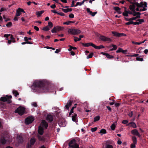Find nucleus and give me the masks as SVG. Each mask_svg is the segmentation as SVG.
Wrapping results in <instances>:
<instances>
[{
    "label": "nucleus",
    "instance_id": "64",
    "mask_svg": "<svg viewBox=\"0 0 148 148\" xmlns=\"http://www.w3.org/2000/svg\"><path fill=\"white\" fill-rule=\"evenodd\" d=\"M34 29H35L37 31H38L39 30V28L36 26H34Z\"/></svg>",
    "mask_w": 148,
    "mask_h": 148
},
{
    "label": "nucleus",
    "instance_id": "48",
    "mask_svg": "<svg viewBox=\"0 0 148 148\" xmlns=\"http://www.w3.org/2000/svg\"><path fill=\"white\" fill-rule=\"evenodd\" d=\"M80 40V38H77V37H74V41L75 42Z\"/></svg>",
    "mask_w": 148,
    "mask_h": 148
},
{
    "label": "nucleus",
    "instance_id": "51",
    "mask_svg": "<svg viewBox=\"0 0 148 148\" xmlns=\"http://www.w3.org/2000/svg\"><path fill=\"white\" fill-rule=\"evenodd\" d=\"M97 129V128L96 127H95L94 128H92L91 129V131L92 132H94Z\"/></svg>",
    "mask_w": 148,
    "mask_h": 148
},
{
    "label": "nucleus",
    "instance_id": "3",
    "mask_svg": "<svg viewBox=\"0 0 148 148\" xmlns=\"http://www.w3.org/2000/svg\"><path fill=\"white\" fill-rule=\"evenodd\" d=\"M25 108L24 107L20 106L16 109L15 111V112L22 115L25 113Z\"/></svg>",
    "mask_w": 148,
    "mask_h": 148
},
{
    "label": "nucleus",
    "instance_id": "60",
    "mask_svg": "<svg viewBox=\"0 0 148 148\" xmlns=\"http://www.w3.org/2000/svg\"><path fill=\"white\" fill-rule=\"evenodd\" d=\"M117 143L119 145H121L122 143L120 139H119L117 141Z\"/></svg>",
    "mask_w": 148,
    "mask_h": 148
},
{
    "label": "nucleus",
    "instance_id": "43",
    "mask_svg": "<svg viewBox=\"0 0 148 148\" xmlns=\"http://www.w3.org/2000/svg\"><path fill=\"white\" fill-rule=\"evenodd\" d=\"M48 26L49 27V28H51L53 27V25L52 23L51 22H49L48 23Z\"/></svg>",
    "mask_w": 148,
    "mask_h": 148
},
{
    "label": "nucleus",
    "instance_id": "15",
    "mask_svg": "<svg viewBox=\"0 0 148 148\" xmlns=\"http://www.w3.org/2000/svg\"><path fill=\"white\" fill-rule=\"evenodd\" d=\"M36 141V139L34 138H32L30 140V147L33 145Z\"/></svg>",
    "mask_w": 148,
    "mask_h": 148
},
{
    "label": "nucleus",
    "instance_id": "55",
    "mask_svg": "<svg viewBox=\"0 0 148 148\" xmlns=\"http://www.w3.org/2000/svg\"><path fill=\"white\" fill-rule=\"evenodd\" d=\"M128 122V121L127 120H124L122 121V123L123 124H127Z\"/></svg>",
    "mask_w": 148,
    "mask_h": 148
},
{
    "label": "nucleus",
    "instance_id": "39",
    "mask_svg": "<svg viewBox=\"0 0 148 148\" xmlns=\"http://www.w3.org/2000/svg\"><path fill=\"white\" fill-rule=\"evenodd\" d=\"M105 41H107L108 43H109L112 41V40L110 38L106 37Z\"/></svg>",
    "mask_w": 148,
    "mask_h": 148
},
{
    "label": "nucleus",
    "instance_id": "50",
    "mask_svg": "<svg viewBox=\"0 0 148 148\" xmlns=\"http://www.w3.org/2000/svg\"><path fill=\"white\" fill-rule=\"evenodd\" d=\"M32 105L34 107H36L37 106V103L36 102H32Z\"/></svg>",
    "mask_w": 148,
    "mask_h": 148
},
{
    "label": "nucleus",
    "instance_id": "56",
    "mask_svg": "<svg viewBox=\"0 0 148 148\" xmlns=\"http://www.w3.org/2000/svg\"><path fill=\"white\" fill-rule=\"evenodd\" d=\"M69 16L70 18H73L74 17V15L73 14L71 13L69 15Z\"/></svg>",
    "mask_w": 148,
    "mask_h": 148
},
{
    "label": "nucleus",
    "instance_id": "21",
    "mask_svg": "<svg viewBox=\"0 0 148 148\" xmlns=\"http://www.w3.org/2000/svg\"><path fill=\"white\" fill-rule=\"evenodd\" d=\"M72 119L73 121L77 122V114H74V115L72 116Z\"/></svg>",
    "mask_w": 148,
    "mask_h": 148
},
{
    "label": "nucleus",
    "instance_id": "59",
    "mask_svg": "<svg viewBox=\"0 0 148 148\" xmlns=\"http://www.w3.org/2000/svg\"><path fill=\"white\" fill-rule=\"evenodd\" d=\"M138 18L137 17H132L131 18H130V21H132V20H134L136 19V18Z\"/></svg>",
    "mask_w": 148,
    "mask_h": 148
},
{
    "label": "nucleus",
    "instance_id": "61",
    "mask_svg": "<svg viewBox=\"0 0 148 148\" xmlns=\"http://www.w3.org/2000/svg\"><path fill=\"white\" fill-rule=\"evenodd\" d=\"M60 51V49H56V51H55V53H58Z\"/></svg>",
    "mask_w": 148,
    "mask_h": 148
},
{
    "label": "nucleus",
    "instance_id": "36",
    "mask_svg": "<svg viewBox=\"0 0 148 148\" xmlns=\"http://www.w3.org/2000/svg\"><path fill=\"white\" fill-rule=\"evenodd\" d=\"M100 132L101 134H106V131L104 129H102L101 130Z\"/></svg>",
    "mask_w": 148,
    "mask_h": 148
},
{
    "label": "nucleus",
    "instance_id": "29",
    "mask_svg": "<svg viewBox=\"0 0 148 148\" xmlns=\"http://www.w3.org/2000/svg\"><path fill=\"white\" fill-rule=\"evenodd\" d=\"M116 124L115 123H113L110 126L111 129L112 130H115Z\"/></svg>",
    "mask_w": 148,
    "mask_h": 148
},
{
    "label": "nucleus",
    "instance_id": "54",
    "mask_svg": "<svg viewBox=\"0 0 148 148\" xmlns=\"http://www.w3.org/2000/svg\"><path fill=\"white\" fill-rule=\"evenodd\" d=\"M24 39L25 41H27L28 40H31V38H28L27 37H25L24 38Z\"/></svg>",
    "mask_w": 148,
    "mask_h": 148
},
{
    "label": "nucleus",
    "instance_id": "44",
    "mask_svg": "<svg viewBox=\"0 0 148 148\" xmlns=\"http://www.w3.org/2000/svg\"><path fill=\"white\" fill-rule=\"evenodd\" d=\"M136 60L137 61H143V59L142 58L137 57L136 58Z\"/></svg>",
    "mask_w": 148,
    "mask_h": 148
},
{
    "label": "nucleus",
    "instance_id": "63",
    "mask_svg": "<svg viewBox=\"0 0 148 148\" xmlns=\"http://www.w3.org/2000/svg\"><path fill=\"white\" fill-rule=\"evenodd\" d=\"M6 10V9L4 8H1V9L0 10V12H2V11H4L5 10Z\"/></svg>",
    "mask_w": 148,
    "mask_h": 148
},
{
    "label": "nucleus",
    "instance_id": "7",
    "mask_svg": "<svg viewBox=\"0 0 148 148\" xmlns=\"http://www.w3.org/2000/svg\"><path fill=\"white\" fill-rule=\"evenodd\" d=\"M112 33L114 36L117 37L125 36H126L125 34L123 33H120L114 31L112 32Z\"/></svg>",
    "mask_w": 148,
    "mask_h": 148
},
{
    "label": "nucleus",
    "instance_id": "41",
    "mask_svg": "<svg viewBox=\"0 0 148 148\" xmlns=\"http://www.w3.org/2000/svg\"><path fill=\"white\" fill-rule=\"evenodd\" d=\"M93 55V53H91L87 56L86 58L87 59H89V58H91L92 57Z\"/></svg>",
    "mask_w": 148,
    "mask_h": 148
},
{
    "label": "nucleus",
    "instance_id": "62",
    "mask_svg": "<svg viewBox=\"0 0 148 148\" xmlns=\"http://www.w3.org/2000/svg\"><path fill=\"white\" fill-rule=\"evenodd\" d=\"M127 1H129L132 3H134V0H126Z\"/></svg>",
    "mask_w": 148,
    "mask_h": 148
},
{
    "label": "nucleus",
    "instance_id": "5",
    "mask_svg": "<svg viewBox=\"0 0 148 148\" xmlns=\"http://www.w3.org/2000/svg\"><path fill=\"white\" fill-rule=\"evenodd\" d=\"M138 7L141 8L140 9V11H145L147 10L146 8H147V3L146 2H141L140 4H138Z\"/></svg>",
    "mask_w": 148,
    "mask_h": 148
},
{
    "label": "nucleus",
    "instance_id": "33",
    "mask_svg": "<svg viewBox=\"0 0 148 148\" xmlns=\"http://www.w3.org/2000/svg\"><path fill=\"white\" fill-rule=\"evenodd\" d=\"M100 119V117L99 116H96L94 118V122H96L97 121L99 120Z\"/></svg>",
    "mask_w": 148,
    "mask_h": 148
},
{
    "label": "nucleus",
    "instance_id": "8",
    "mask_svg": "<svg viewBox=\"0 0 148 148\" xmlns=\"http://www.w3.org/2000/svg\"><path fill=\"white\" fill-rule=\"evenodd\" d=\"M12 97L11 95H10L9 96H8V95H6V97H2L1 98V100L3 101H9L8 103H10V101L9 99H8V98H11Z\"/></svg>",
    "mask_w": 148,
    "mask_h": 148
},
{
    "label": "nucleus",
    "instance_id": "57",
    "mask_svg": "<svg viewBox=\"0 0 148 148\" xmlns=\"http://www.w3.org/2000/svg\"><path fill=\"white\" fill-rule=\"evenodd\" d=\"M132 43L134 44H135V45H140V42H135L134 41H132Z\"/></svg>",
    "mask_w": 148,
    "mask_h": 148
},
{
    "label": "nucleus",
    "instance_id": "27",
    "mask_svg": "<svg viewBox=\"0 0 148 148\" xmlns=\"http://www.w3.org/2000/svg\"><path fill=\"white\" fill-rule=\"evenodd\" d=\"M44 12V11L42 10L40 11H37L36 12V14L37 15V16L39 17L40 16V15Z\"/></svg>",
    "mask_w": 148,
    "mask_h": 148
},
{
    "label": "nucleus",
    "instance_id": "12",
    "mask_svg": "<svg viewBox=\"0 0 148 148\" xmlns=\"http://www.w3.org/2000/svg\"><path fill=\"white\" fill-rule=\"evenodd\" d=\"M86 11L88 13H89V14L91 15L92 16H94L97 14V12H92V11H90L89 8H86Z\"/></svg>",
    "mask_w": 148,
    "mask_h": 148
},
{
    "label": "nucleus",
    "instance_id": "25",
    "mask_svg": "<svg viewBox=\"0 0 148 148\" xmlns=\"http://www.w3.org/2000/svg\"><path fill=\"white\" fill-rule=\"evenodd\" d=\"M85 1H86V0H83L82 2H77L76 3V5H75V6L76 7L77 5L81 6L84 3Z\"/></svg>",
    "mask_w": 148,
    "mask_h": 148
},
{
    "label": "nucleus",
    "instance_id": "30",
    "mask_svg": "<svg viewBox=\"0 0 148 148\" xmlns=\"http://www.w3.org/2000/svg\"><path fill=\"white\" fill-rule=\"evenodd\" d=\"M106 37L103 36H101L99 37V39L103 41H105L106 40Z\"/></svg>",
    "mask_w": 148,
    "mask_h": 148
},
{
    "label": "nucleus",
    "instance_id": "4",
    "mask_svg": "<svg viewBox=\"0 0 148 148\" xmlns=\"http://www.w3.org/2000/svg\"><path fill=\"white\" fill-rule=\"evenodd\" d=\"M68 33L73 35H77L81 33L80 30L75 29H70L68 30Z\"/></svg>",
    "mask_w": 148,
    "mask_h": 148
},
{
    "label": "nucleus",
    "instance_id": "32",
    "mask_svg": "<svg viewBox=\"0 0 148 148\" xmlns=\"http://www.w3.org/2000/svg\"><path fill=\"white\" fill-rule=\"evenodd\" d=\"M13 93L15 97H16L19 95L18 92L15 90H13Z\"/></svg>",
    "mask_w": 148,
    "mask_h": 148
},
{
    "label": "nucleus",
    "instance_id": "11",
    "mask_svg": "<svg viewBox=\"0 0 148 148\" xmlns=\"http://www.w3.org/2000/svg\"><path fill=\"white\" fill-rule=\"evenodd\" d=\"M46 119L49 122H51L53 119V115L51 114H48L46 118Z\"/></svg>",
    "mask_w": 148,
    "mask_h": 148
},
{
    "label": "nucleus",
    "instance_id": "17",
    "mask_svg": "<svg viewBox=\"0 0 148 148\" xmlns=\"http://www.w3.org/2000/svg\"><path fill=\"white\" fill-rule=\"evenodd\" d=\"M133 16H136V17H137L138 18H140V14L139 12H136L135 11L133 12L132 14Z\"/></svg>",
    "mask_w": 148,
    "mask_h": 148
},
{
    "label": "nucleus",
    "instance_id": "24",
    "mask_svg": "<svg viewBox=\"0 0 148 148\" xmlns=\"http://www.w3.org/2000/svg\"><path fill=\"white\" fill-rule=\"evenodd\" d=\"M131 125V126H132L134 128H136V124L134 122H131L127 125Z\"/></svg>",
    "mask_w": 148,
    "mask_h": 148
},
{
    "label": "nucleus",
    "instance_id": "9",
    "mask_svg": "<svg viewBox=\"0 0 148 148\" xmlns=\"http://www.w3.org/2000/svg\"><path fill=\"white\" fill-rule=\"evenodd\" d=\"M21 12L25 13V12L22 9L19 8L16 11V16H19L21 14Z\"/></svg>",
    "mask_w": 148,
    "mask_h": 148
},
{
    "label": "nucleus",
    "instance_id": "45",
    "mask_svg": "<svg viewBox=\"0 0 148 148\" xmlns=\"http://www.w3.org/2000/svg\"><path fill=\"white\" fill-rule=\"evenodd\" d=\"M12 25V23L11 22H9L7 24L6 26L7 27H11Z\"/></svg>",
    "mask_w": 148,
    "mask_h": 148
},
{
    "label": "nucleus",
    "instance_id": "28",
    "mask_svg": "<svg viewBox=\"0 0 148 148\" xmlns=\"http://www.w3.org/2000/svg\"><path fill=\"white\" fill-rule=\"evenodd\" d=\"M130 9L132 11H135V7L134 4H132L130 6Z\"/></svg>",
    "mask_w": 148,
    "mask_h": 148
},
{
    "label": "nucleus",
    "instance_id": "38",
    "mask_svg": "<svg viewBox=\"0 0 148 148\" xmlns=\"http://www.w3.org/2000/svg\"><path fill=\"white\" fill-rule=\"evenodd\" d=\"M50 28L47 26H45L44 27L43 29V30L45 31H47L50 29Z\"/></svg>",
    "mask_w": 148,
    "mask_h": 148
},
{
    "label": "nucleus",
    "instance_id": "37",
    "mask_svg": "<svg viewBox=\"0 0 148 148\" xmlns=\"http://www.w3.org/2000/svg\"><path fill=\"white\" fill-rule=\"evenodd\" d=\"M3 19L5 20V21L6 22L10 20V19L9 18H6V16L3 15Z\"/></svg>",
    "mask_w": 148,
    "mask_h": 148
},
{
    "label": "nucleus",
    "instance_id": "14",
    "mask_svg": "<svg viewBox=\"0 0 148 148\" xmlns=\"http://www.w3.org/2000/svg\"><path fill=\"white\" fill-rule=\"evenodd\" d=\"M66 123L65 121H60L59 123V125L60 127H64L66 125Z\"/></svg>",
    "mask_w": 148,
    "mask_h": 148
},
{
    "label": "nucleus",
    "instance_id": "16",
    "mask_svg": "<svg viewBox=\"0 0 148 148\" xmlns=\"http://www.w3.org/2000/svg\"><path fill=\"white\" fill-rule=\"evenodd\" d=\"M144 22V20L143 19H138L136 22H134V25H138L141 24Z\"/></svg>",
    "mask_w": 148,
    "mask_h": 148
},
{
    "label": "nucleus",
    "instance_id": "19",
    "mask_svg": "<svg viewBox=\"0 0 148 148\" xmlns=\"http://www.w3.org/2000/svg\"><path fill=\"white\" fill-rule=\"evenodd\" d=\"M114 9L119 14H120L121 13V9L118 7H115L114 8Z\"/></svg>",
    "mask_w": 148,
    "mask_h": 148
},
{
    "label": "nucleus",
    "instance_id": "58",
    "mask_svg": "<svg viewBox=\"0 0 148 148\" xmlns=\"http://www.w3.org/2000/svg\"><path fill=\"white\" fill-rule=\"evenodd\" d=\"M17 139H18V141H19L22 139V137L21 136H20V135H19V136H18L17 137Z\"/></svg>",
    "mask_w": 148,
    "mask_h": 148
},
{
    "label": "nucleus",
    "instance_id": "20",
    "mask_svg": "<svg viewBox=\"0 0 148 148\" xmlns=\"http://www.w3.org/2000/svg\"><path fill=\"white\" fill-rule=\"evenodd\" d=\"M104 46L103 45H100L99 46H97L94 45V48L97 49H99L102 48H104Z\"/></svg>",
    "mask_w": 148,
    "mask_h": 148
},
{
    "label": "nucleus",
    "instance_id": "23",
    "mask_svg": "<svg viewBox=\"0 0 148 148\" xmlns=\"http://www.w3.org/2000/svg\"><path fill=\"white\" fill-rule=\"evenodd\" d=\"M62 10L65 13H67L69 12H71L72 11V9L71 8H67V9H62Z\"/></svg>",
    "mask_w": 148,
    "mask_h": 148
},
{
    "label": "nucleus",
    "instance_id": "35",
    "mask_svg": "<svg viewBox=\"0 0 148 148\" xmlns=\"http://www.w3.org/2000/svg\"><path fill=\"white\" fill-rule=\"evenodd\" d=\"M106 55V56L108 58L111 59L113 58V56L110 55L108 53H107Z\"/></svg>",
    "mask_w": 148,
    "mask_h": 148
},
{
    "label": "nucleus",
    "instance_id": "6",
    "mask_svg": "<svg viewBox=\"0 0 148 148\" xmlns=\"http://www.w3.org/2000/svg\"><path fill=\"white\" fill-rule=\"evenodd\" d=\"M34 120V117L32 116H29L25 120V123L26 124H29Z\"/></svg>",
    "mask_w": 148,
    "mask_h": 148
},
{
    "label": "nucleus",
    "instance_id": "22",
    "mask_svg": "<svg viewBox=\"0 0 148 148\" xmlns=\"http://www.w3.org/2000/svg\"><path fill=\"white\" fill-rule=\"evenodd\" d=\"M72 103V102L70 101H68L65 106L67 110H68L69 107L71 106Z\"/></svg>",
    "mask_w": 148,
    "mask_h": 148
},
{
    "label": "nucleus",
    "instance_id": "42",
    "mask_svg": "<svg viewBox=\"0 0 148 148\" xmlns=\"http://www.w3.org/2000/svg\"><path fill=\"white\" fill-rule=\"evenodd\" d=\"M134 22H133L132 21H131L127 22L126 23V24L127 25H129L132 24L134 25Z\"/></svg>",
    "mask_w": 148,
    "mask_h": 148
},
{
    "label": "nucleus",
    "instance_id": "1",
    "mask_svg": "<svg viewBox=\"0 0 148 148\" xmlns=\"http://www.w3.org/2000/svg\"><path fill=\"white\" fill-rule=\"evenodd\" d=\"M31 88L34 92H46L48 91L44 87L42 82L39 80L35 81Z\"/></svg>",
    "mask_w": 148,
    "mask_h": 148
},
{
    "label": "nucleus",
    "instance_id": "13",
    "mask_svg": "<svg viewBox=\"0 0 148 148\" xmlns=\"http://www.w3.org/2000/svg\"><path fill=\"white\" fill-rule=\"evenodd\" d=\"M83 46L85 47H88L90 46H92L94 47V45L92 43L89 42L87 43L82 44Z\"/></svg>",
    "mask_w": 148,
    "mask_h": 148
},
{
    "label": "nucleus",
    "instance_id": "46",
    "mask_svg": "<svg viewBox=\"0 0 148 148\" xmlns=\"http://www.w3.org/2000/svg\"><path fill=\"white\" fill-rule=\"evenodd\" d=\"M71 21H69L63 23V24L69 25L71 23Z\"/></svg>",
    "mask_w": 148,
    "mask_h": 148
},
{
    "label": "nucleus",
    "instance_id": "34",
    "mask_svg": "<svg viewBox=\"0 0 148 148\" xmlns=\"http://www.w3.org/2000/svg\"><path fill=\"white\" fill-rule=\"evenodd\" d=\"M57 28L56 27H54L52 29L51 31L52 33H56L57 31Z\"/></svg>",
    "mask_w": 148,
    "mask_h": 148
},
{
    "label": "nucleus",
    "instance_id": "53",
    "mask_svg": "<svg viewBox=\"0 0 148 148\" xmlns=\"http://www.w3.org/2000/svg\"><path fill=\"white\" fill-rule=\"evenodd\" d=\"M38 139L40 140H44V138L43 137H41L39 136H38Z\"/></svg>",
    "mask_w": 148,
    "mask_h": 148
},
{
    "label": "nucleus",
    "instance_id": "52",
    "mask_svg": "<svg viewBox=\"0 0 148 148\" xmlns=\"http://www.w3.org/2000/svg\"><path fill=\"white\" fill-rule=\"evenodd\" d=\"M106 148H113L112 146L110 145H107L106 147Z\"/></svg>",
    "mask_w": 148,
    "mask_h": 148
},
{
    "label": "nucleus",
    "instance_id": "18",
    "mask_svg": "<svg viewBox=\"0 0 148 148\" xmlns=\"http://www.w3.org/2000/svg\"><path fill=\"white\" fill-rule=\"evenodd\" d=\"M0 142L2 144H4L10 142V141L7 140H6L4 138H1L0 140Z\"/></svg>",
    "mask_w": 148,
    "mask_h": 148
},
{
    "label": "nucleus",
    "instance_id": "31",
    "mask_svg": "<svg viewBox=\"0 0 148 148\" xmlns=\"http://www.w3.org/2000/svg\"><path fill=\"white\" fill-rule=\"evenodd\" d=\"M112 47L113 48L111 49V50H115L117 48L116 46L114 45H112L110 46V47Z\"/></svg>",
    "mask_w": 148,
    "mask_h": 148
},
{
    "label": "nucleus",
    "instance_id": "26",
    "mask_svg": "<svg viewBox=\"0 0 148 148\" xmlns=\"http://www.w3.org/2000/svg\"><path fill=\"white\" fill-rule=\"evenodd\" d=\"M132 140L133 142L132 143L137 144V138L135 136H133L132 137Z\"/></svg>",
    "mask_w": 148,
    "mask_h": 148
},
{
    "label": "nucleus",
    "instance_id": "2",
    "mask_svg": "<svg viewBox=\"0 0 148 148\" xmlns=\"http://www.w3.org/2000/svg\"><path fill=\"white\" fill-rule=\"evenodd\" d=\"M48 125L45 120H42L40 125L39 126L38 132L39 134L42 135L44 133L43 129L42 127L46 128L48 127Z\"/></svg>",
    "mask_w": 148,
    "mask_h": 148
},
{
    "label": "nucleus",
    "instance_id": "10",
    "mask_svg": "<svg viewBox=\"0 0 148 148\" xmlns=\"http://www.w3.org/2000/svg\"><path fill=\"white\" fill-rule=\"evenodd\" d=\"M131 132L132 134L134 135L137 136L139 137L141 136L140 134L136 129L132 130Z\"/></svg>",
    "mask_w": 148,
    "mask_h": 148
},
{
    "label": "nucleus",
    "instance_id": "40",
    "mask_svg": "<svg viewBox=\"0 0 148 148\" xmlns=\"http://www.w3.org/2000/svg\"><path fill=\"white\" fill-rule=\"evenodd\" d=\"M123 15L124 16H127L128 15V13L127 11H125L123 13Z\"/></svg>",
    "mask_w": 148,
    "mask_h": 148
},
{
    "label": "nucleus",
    "instance_id": "49",
    "mask_svg": "<svg viewBox=\"0 0 148 148\" xmlns=\"http://www.w3.org/2000/svg\"><path fill=\"white\" fill-rule=\"evenodd\" d=\"M123 49L121 48H119L116 51V53H119V52H122V51Z\"/></svg>",
    "mask_w": 148,
    "mask_h": 148
},
{
    "label": "nucleus",
    "instance_id": "47",
    "mask_svg": "<svg viewBox=\"0 0 148 148\" xmlns=\"http://www.w3.org/2000/svg\"><path fill=\"white\" fill-rule=\"evenodd\" d=\"M136 144L132 143L130 147L131 148H136Z\"/></svg>",
    "mask_w": 148,
    "mask_h": 148
}]
</instances>
